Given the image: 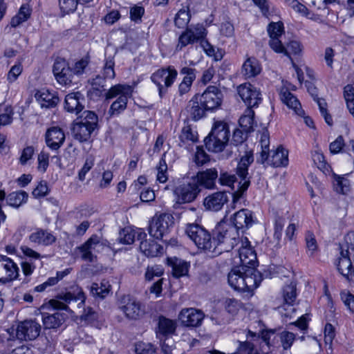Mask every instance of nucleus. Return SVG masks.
Returning <instances> with one entry per match:
<instances>
[{"label":"nucleus","instance_id":"obj_22","mask_svg":"<svg viewBox=\"0 0 354 354\" xmlns=\"http://www.w3.org/2000/svg\"><path fill=\"white\" fill-rule=\"evenodd\" d=\"M45 138L47 146L51 149L57 150L63 145L65 134L61 128L53 127L47 130Z\"/></svg>","mask_w":354,"mask_h":354},{"label":"nucleus","instance_id":"obj_39","mask_svg":"<svg viewBox=\"0 0 354 354\" xmlns=\"http://www.w3.org/2000/svg\"><path fill=\"white\" fill-rule=\"evenodd\" d=\"M176 322L165 317H160L158 322V333L163 335L172 334L176 330Z\"/></svg>","mask_w":354,"mask_h":354},{"label":"nucleus","instance_id":"obj_56","mask_svg":"<svg viewBox=\"0 0 354 354\" xmlns=\"http://www.w3.org/2000/svg\"><path fill=\"white\" fill-rule=\"evenodd\" d=\"M180 73L184 75L182 82L192 85L193 82L196 79V70L194 68L185 66L180 69Z\"/></svg>","mask_w":354,"mask_h":354},{"label":"nucleus","instance_id":"obj_24","mask_svg":"<svg viewBox=\"0 0 354 354\" xmlns=\"http://www.w3.org/2000/svg\"><path fill=\"white\" fill-rule=\"evenodd\" d=\"M241 266L255 267L257 261V253L251 245H242L239 249Z\"/></svg>","mask_w":354,"mask_h":354},{"label":"nucleus","instance_id":"obj_21","mask_svg":"<svg viewBox=\"0 0 354 354\" xmlns=\"http://www.w3.org/2000/svg\"><path fill=\"white\" fill-rule=\"evenodd\" d=\"M218 178V171L215 168L208 169L203 171L198 172L196 177L192 178L199 187L203 186L207 189H214L215 181Z\"/></svg>","mask_w":354,"mask_h":354},{"label":"nucleus","instance_id":"obj_33","mask_svg":"<svg viewBox=\"0 0 354 354\" xmlns=\"http://www.w3.org/2000/svg\"><path fill=\"white\" fill-rule=\"evenodd\" d=\"M228 283L234 290L241 291L243 286V270L242 266L233 268L228 274Z\"/></svg>","mask_w":354,"mask_h":354},{"label":"nucleus","instance_id":"obj_14","mask_svg":"<svg viewBox=\"0 0 354 354\" xmlns=\"http://www.w3.org/2000/svg\"><path fill=\"white\" fill-rule=\"evenodd\" d=\"M120 243H144L147 241V234L141 228L126 227L119 232Z\"/></svg>","mask_w":354,"mask_h":354},{"label":"nucleus","instance_id":"obj_16","mask_svg":"<svg viewBox=\"0 0 354 354\" xmlns=\"http://www.w3.org/2000/svg\"><path fill=\"white\" fill-rule=\"evenodd\" d=\"M199 192L197 183L192 179L188 183L176 187L174 192L178 197V201L180 203H185L193 201Z\"/></svg>","mask_w":354,"mask_h":354},{"label":"nucleus","instance_id":"obj_17","mask_svg":"<svg viewBox=\"0 0 354 354\" xmlns=\"http://www.w3.org/2000/svg\"><path fill=\"white\" fill-rule=\"evenodd\" d=\"M243 270V286L241 288L243 292H252L260 284L262 278L260 272L255 268V267H244L242 266Z\"/></svg>","mask_w":354,"mask_h":354},{"label":"nucleus","instance_id":"obj_47","mask_svg":"<svg viewBox=\"0 0 354 354\" xmlns=\"http://www.w3.org/2000/svg\"><path fill=\"white\" fill-rule=\"evenodd\" d=\"M165 154H163L157 166V180L160 183H165L168 179L167 176V165L164 159Z\"/></svg>","mask_w":354,"mask_h":354},{"label":"nucleus","instance_id":"obj_10","mask_svg":"<svg viewBox=\"0 0 354 354\" xmlns=\"http://www.w3.org/2000/svg\"><path fill=\"white\" fill-rule=\"evenodd\" d=\"M41 325L34 319L20 322L16 328V337L18 339L28 341L36 339L40 333Z\"/></svg>","mask_w":354,"mask_h":354},{"label":"nucleus","instance_id":"obj_27","mask_svg":"<svg viewBox=\"0 0 354 354\" xmlns=\"http://www.w3.org/2000/svg\"><path fill=\"white\" fill-rule=\"evenodd\" d=\"M35 98L42 108H53L59 102V97L55 93L44 88L36 93Z\"/></svg>","mask_w":354,"mask_h":354},{"label":"nucleus","instance_id":"obj_18","mask_svg":"<svg viewBox=\"0 0 354 354\" xmlns=\"http://www.w3.org/2000/svg\"><path fill=\"white\" fill-rule=\"evenodd\" d=\"M203 318L204 314L201 310L192 308L183 309L179 314V319L187 326H197Z\"/></svg>","mask_w":354,"mask_h":354},{"label":"nucleus","instance_id":"obj_20","mask_svg":"<svg viewBox=\"0 0 354 354\" xmlns=\"http://www.w3.org/2000/svg\"><path fill=\"white\" fill-rule=\"evenodd\" d=\"M186 234L194 243H208L211 240L210 234L197 224H189L186 229Z\"/></svg>","mask_w":354,"mask_h":354},{"label":"nucleus","instance_id":"obj_55","mask_svg":"<svg viewBox=\"0 0 354 354\" xmlns=\"http://www.w3.org/2000/svg\"><path fill=\"white\" fill-rule=\"evenodd\" d=\"M162 274L163 269L161 266H148L145 272V279L147 281H151L154 277H160Z\"/></svg>","mask_w":354,"mask_h":354},{"label":"nucleus","instance_id":"obj_25","mask_svg":"<svg viewBox=\"0 0 354 354\" xmlns=\"http://www.w3.org/2000/svg\"><path fill=\"white\" fill-rule=\"evenodd\" d=\"M227 201V196L225 193L218 192L207 196L204 200V205L208 209L218 211Z\"/></svg>","mask_w":354,"mask_h":354},{"label":"nucleus","instance_id":"obj_45","mask_svg":"<svg viewBox=\"0 0 354 354\" xmlns=\"http://www.w3.org/2000/svg\"><path fill=\"white\" fill-rule=\"evenodd\" d=\"M334 187L335 191L338 193L345 194L349 191L350 183L348 179L343 176L334 175Z\"/></svg>","mask_w":354,"mask_h":354},{"label":"nucleus","instance_id":"obj_13","mask_svg":"<svg viewBox=\"0 0 354 354\" xmlns=\"http://www.w3.org/2000/svg\"><path fill=\"white\" fill-rule=\"evenodd\" d=\"M237 91L248 108L257 106L261 100L259 90L250 83L241 84L238 86Z\"/></svg>","mask_w":354,"mask_h":354},{"label":"nucleus","instance_id":"obj_31","mask_svg":"<svg viewBox=\"0 0 354 354\" xmlns=\"http://www.w3.org/2000/svg\"><path fill=\"white\" fill-rule=\"evenodd\" d=\"M266 162L273 167H278L281 166H287L288 164V152L281 147H279L274 151L270 158Z\"/></svg>","mask_w":354,"mask_h":354},{"label":"nucleus","instance_id":"obj_15","mask_svg":"<svg viewBox=\"0 0 354 354\" xmlns=\"http://www.w3.org/2000/svg\"><path fill=\"white\" fill-rule=\"evenodd\" d=\"M53 73L57 81L62 85H68L71 83L73 71L68 64L62 59H58L53 65Z\"/></svg>","mask_w":354,"mask_h":354},{"label":"nucleus","instance_id":"obj_61","mask_svg":"<svg viewBox=\"0 0 354 354\" xmlns=\"http://www.w3.org/2000/svg\"><path fill=\"white\" fill-rule=\"evenodd\" d=\"M187 29L191 31V33L193 35V38L195 41L203 39L206 35V30L201 24H197Z\"/></svg>","mask_w":354,"mask_h":354},{"label":"nucleus","instance_id":"obj_58","mask_svg":"<svg viewBox=\"0 0 354 354\" xmlns=\"http://www.w3.org/2000/svg\"><path fill=\"white\" fill-rule=\"evenodd\" d=\"M129 14L131 21L136 23L140 22L145 14V8L142 6H134L131 8Z\"/></svg>","mask_w":354,"mask_h":354},{"label":"nucleus","instance_id":"obj_23","mask_svg":"<svg viewBox=\"0 0 354 354\" xmlns=\"http://www.w3.org/2000/svg\"><path fill=\"white\" fill-rule=\"evenodd\" d=\"M84 97L79 91L69 93L65 97V109L77 114L84 109Z\"/></svg>","mask_w":354,"mask_h":354},{"label":"nucleus","instance_id":"obj_42","mask_svg":"<svg viewBox=\"0 0 354 354\" xmlns=\"http://www.w3.org/2000/svg\"><path fill=\"white\" fill-rule=\"evenodd\" d=\"M140 249L148 257L162 255L165 251L162 245H140Z\"/></svg>","mask_w":354,"mask_h":354},{"label":"nucleus","instance_id":"obj_49","mask_svg":"<svg viewBox=\"0 0 354 354\" xmlns=\"http://www.w3.org/2000/svg\"><path fill=\"white\" fill-rule=\"evenodd\" d=\"M76 253L80 254L81 258L89 262L94 261L95 256L91 252V245H81L76 249Z\"/></svg>","mask_w":354,"mask_h":354},{"label":"nucleus","instance_id":"obj_32","mask_svg":"<svg viewBox=\"0 0 354 354\" xmlns=\"http://www.w3.org/2000/svg\"><path fill=\"white\" fill-rule=\"evenodd\" d=\"M65 319L66 315L62 313H44L42 315L43 324L46 328H58L62 324Z\"/></svg>","mask_w":354,"mask_h":354},{"label":"nucleus","instance_id":"obj_28","mask_svg":"<svg viewBox=\"0 0 354 354\" xmlns=\"http://www.w3.org/2000/svg\"><path fill=\"white\" fill-rule=\"evenodd\" d=\"M339 253L340 257L336 263L337 269L342 276L349 279L351 274V269L354 265L353 261L349 255L343 254V246L342 245L339 246Z\"/></svg>","mask_w":354,"mask_h":354},{"label":"nucleus","instance_id":"obj_4","mask_svg":"<svg viewBox=\"0 0 354 354\" xmlns=\"http://www.w3.org/2000/svg\"><path fill=\"white\" fill-rule=\"evenodd\" d=\"M132 88L126 84H116L112 86L106 93V99L118 97L111 105L109 113L111 115H119L127 108L128 98L131 95Z\"/></svg>","mask_w":354,"mask_h":354},{"label":"nucleus","instance_id":"obj_51","mask_svg":"<svg viewBox=\"0 0 354 354\" xmlns=\"http://www.w3.org/2000/svg\"><path fill=\"white\" fill-rule=\"evenodd\" d=\"M340 299L349 312L354 314V295L343 290L340 292Z\"/></svg>","mask_w":354,"mask_h":354},{"label":"nucleus","instance_id":"obj_59","mask_svg":"<svg viewBox=\"0 0 354 354\" xmlns=\"http://www.w3.org/2000/svg\"><path fill=\"white\" fill-rule=\"evenodd\" d=\"M194 160L197 165L201 166L209 161V156L201 147H197Z\"/></svg>","mask_w":354,"mask_h":354},{"label":"nucleus","instance_id":"obj_35","mask_svg":"<svg viewBox=\"0 0 354 354\" xmlns=\"http://www.w3.org/2000/svg\"><path fill=\"white\" fill-rule=\"evenodd\" d=\"M261 151L260 152V159L259 162L263 164L268 160L270 152V134L266 129H263L259 140Z\"/></svg>","mask_w":354,"mask_h":354},{"label":"nucleus","instance_id":"obj_52","mask_svg":"<svg viewBox=\"0 0 354 354\" xmlns=\"http://www.w3.org/2000/svg\"><path fill=\"white\" fill-rule=\"evenodd\" d=\"M95 162V158L93 156H89L86 158L85 162L78 173V178L80 181H84L86 174L93 167Z\"/></svg>","mask_w":354,"mask_h":354},{"label":"nucleus","instance_id":"obj_60","mask_svg":"<svg viewBox=\"0 0 354 354\" xmlns=\"http://www.w3.org/2000/svg\"><path fill=\"white\" fill-rule=\"evenodd\" d=\"M218 181L222 185L232 187L237 182V178L234 174L224 172L221 174Z\"/></svg>","mask_w":354,"mask_h":354},{"label":"nucleus","instance_id":"obj_19","mask_svg":"<svg viewBox=\"0 0 354 354\" xmlns=\"http://www.w3.org/2000/svg\"><path fill=\"white\" fill-rule=\"evenodd\" d=\"M277 336L279 339L283 350L290 349L296 338V336L293 333L286 330L281 332L277 335ZM272 337H273V338L276 337V334L272 330L266 331L263 334V340L268 346L270 345V340Z\"/></svg>","mask_w":354,"mask_h":354},{"label":"nucleus","instance_id":"obj_46","mask_svg":"<svg viewBox=\"0 0 354 354\" xmlns=\"http://www.w3.org/2000/svg\"><path fill=\"white\" fill-rule=\"evenodd\" d=\"M196 41L193 38L191 31L186 29L179 37L178 42L176 45V50H181L184 47L189 44Z\"/></svg>","mask_w":354,"mask_h":354},{"label":"nucleus","instance_id":"obj_6","mask_svg":"<svg viewBox=\"0 0 354 354\" xmlns=\"http://www.w3.org/2000/svg\"><path fill=\"white\" fill-rule=\"evenodd\" d=\"M86 296L82 289L78 286L73 288V291L66 292L57 296V299H50L48 302L49 305L56 310H64L71 313V310L68 308L67 304L71 301H78V308L84 307Z\"/></svg>","mask_w":354,"mask_h":354},{"label":"nucleus","instance_id":"obj_7","mask_svg":"<svg viewBox=\"0 0 354 354\" xmlns=\"http://www.w3.org/2000/svg\"><path fill=\"white\" fill-rule=\"evenodd\" d=\"M177 75V71L171 66L167 68H159L152 73L151 80L157 86L160 97H162L167 92V88L174 84Z\"/></svg>","mask_w":354,"mask_h":354},{"label":"nucleus","instance_id":"obj_43","mask_svg":"<svg viewBox=\"0 0 354 354\" xmlns=\"http://www.w3.org/2000/svg\"><path fill=\"white\" fill-rule=\"evenodd\" d=\"M344 97L350 113L354 117V84H348L344 87Z\"/></svg>","mask_w":354,"mask_h":354},{"label":"nucleus","instance_id":"obj_64","mask_svg":"<svg viewBox=\"0 0 354 354\" xmlns=\"http://www.w3.org/2000/svg\"><path fill=\"white\" fill-rule=\"evenodd\" d=\"M48 192V187L46 181H41L32 191V195L35 198L45 196Z\"/></svg>","mask_w":354,"mask_h":354},{"label":"nucleus","instance_id":"obj_11","mask_svg":"<svg viewBox=\"0 0 354 354\" xmlns=\"http://www.w3.org/2000/svg\"><path fill=\"white\" fill-rule=\"evenodd\" d=\"M198 97L200 104L205 109L214 110L221 106L223 94L218 87L209 86Z\"/></svg>","mask_w":354,"mask_h":354},{"label":"nucleus","instance_id":"obj_5","mask_svg":"<svg viewBox=\"0 0 354 354\" xmlns=\"http://www.w3.org/2000/svg\"><path fill=\"white\" fill-rule=\"evenodd\" d=\"M254 161L253 154L247 152L240 160L236 169V174L240 179L237 183V190L234 194V202L238 200L247 190L250 184V176L248 174V167Z\"/></svg>","mask_w":354,"mask_h":354},{"label":"nucleus","instance_id":"obj_44","mask_svg":"<svg viewBox=\"0 0 354 354\" xmlns=\"http://www.w3.org/2000/svg\"><path fill=\"white\" fill-rule=\"evenodd\" d=\"M180 140L184 144L189 142L192 143L196 142L198 141V133L196 131L192 130L190 126H185L181 131Z\"/></svg>","mask_w":354,"mask_h":354},{"label":"nucleus","instance_id":"obj_26","mask_svg":"<svg viewBox=\"0 0 354 354\" xmlns=\"http://www.w3.org/2000/svg\"><path fill=\"white\" fill-rule=\"evenodd\" d=\"M167 261L172 268V274L174 277L180 278L187 275L190 266L188 262L176 257H168Z\"/></svg>","mask_w":354,"mask_h":354},{"label":"nucleus","instance_id":"obj_9","mask_svg":"<svg viewBox=\"0 0 354 354\" xmlns=\"http://www.w3.org/2000/svg\"><path fill=\"white\" fill-rule=\"evenodd\" d=\"M173 219L169 214L155 215L149 226V234L157 240L161 239L174 223Z\"/></svg>","mask_w":354,"mask_h":354},{"label":"nucleus","instance_id":"obj_34","mask_svg":"<svg viewBox=\"0 0 354 354\" xmlns=\"http://www.w3.org/2000/svg\"><path fill=\"white\" fill-rule=\"evenodd\" d=\"M29 240L35 243H53L55 241V237L46 230L37 229L30 234Z\"/></svg>","mask_w":354,"mask_h":354},{"label":"nucleus","instance_id":"obj_38","mask_svg":"<svg viewBox=\"0 0 354 354\" xmlns=\"http://www.w3.org/2000/svg\"><path fill=\"white\" fill-rule=\"evenodd\" d=\"M28 194L25 191H18L10 194L7 197V203L12 207H19L28 199Z\"/></svg>","mask_w":354,"mask_h":354},{"label":"nucleus","instance_id":"obj_41","mask_svg":"<svg viewBox=\"0 0 354 354\" xmlns=\"http://www.w3.org/2000/svg\"><path fill=\"white\" fill-rule=\"evenodd\" d=\"M282 296L284 304L290 306L292 305L297 297L296 285L291 282L284 286L282 290Z\"/></svg>","mask_w":354,"mask_h":354},{"label":"nucleus","instance_id":"obj_57","mask_svg":"<svg viewBox=\"0 0 354 354\" xmlns=\"http://www.w3.org/2000/svg\"><path fill=\"white\" fill-rule=\"evenodd\" d=\"M23 67L21 63L15 64L11 67L7 75V80L10 83L15 82L21 75Z\"/></svg>","mask_w":354,"mask_h":354},{"label":"nucleus","instance_id":"obj_36","mask_svg":"<svg viewBox=\"0 0 354 354\" xmlns=\"http://www.w3.org/2000/svg\"><path fill=\"white\" fill-rule=\"evenodd\" d=\"M198 98V97L196 95L194 99L189 101L187 106V111L194 120H198L205 113V109L200 106Z\"/></svg>","mask_w":354,"mask_h":354},{"label":"nucleus","instance_id":"obj_48","mask_svg":"<svg viewBox=\"0 0 354 354\" xmlns=\"http://www.w3.org/2000/svg\"><path fill=\"white\" fill-rule=\"evenodd\" d=\"M190 20V15L188 11L182 9L180 10L176 15L174 19L175 25L180 28L185 26Z\"/></svg>","mask_w":354,"mask_h":354},{"label":"nucleus","instance_id":"obj_30","mask_svg":"<svg viewBox=\"0 0 354 354\" xmlns=\"http://www.w3.org/2000/svg\"><path fill=\"white\" fill-rule=\"evenodd\" d=\"M261 71L259 61L254 57L248 58L242 66L241 73L245 78L257 76Z\"/></svg>","mask_w":354,"mask_h":354},{"label":"nucleus","instance_id":"obj_2","mask_svg":"<svg viewBox=\"0 0 354 354\" xmlns=\"http://www.w3.org/2000/svg\"><path fill=\"white\" fill-rule=\"evenodd\" d=\"M230 138V129L227 123L223 121L215 122L211 132L205 138L204 142L209 151L215 153L222 151Z\"/></svg>","mask_w":354,"mask_h":354},{"label":"nucleus","instance_id":"obj_12","mask_svg":"<svg viewBox=\"0 0 354 354\" xmlns=\"http://www.w3.org/2000/svg\"><path fill=\"white\" fill-rule=\"evenodd\" d=\"M19 272L17 263L7 256L0 255V283L5 284L15 280Z\"/></svg>","mask_w":354,"mask_h":354},{"label":"nucleus","instance_id":"obj_63","mask_svg":"<svg viewBox=\"0 0 354 354\" xmlns=\"http://www.w3.org/2000/svg\"><path fill=\"white\" fill-rule=\"evenodd\" d=\"M301 51V48L299 42L297 41H292L287 44V46L285 48V51H283V54L290 57V54L297 55Z\"/></svg>","mask_w":354,"mask_h":354},{"label":"nucleus","instance_id":"obj_62","mask_svg":"<svg viewBox=\"0 0 354 354\" xmlns=\"http://www.w3.org/2000/svg\"><path fill=\"white\" fill-rule=\"evenodd\" d=\"M225 308L230 314H236L241 308V303L234 299H226L225 301Z\"/></svg>","mask_w":354,"mask_h":354},{"label":"nucleus","instance_id":"obj_37","mask_svg":"<svg viewBox=\"0 0 354 354\" xmlns=\"http://www.w3.org/2000/svg\"><path fill=\"white\" fill-rule=\"evenodd\" d=\"M254 111L248 108L239 119V124L246 133L253 130Z\"/></svg>","mask_w":354,"mask_h":354},{"label":"nucleus","instance_id":"obj_53","mask_svg":"<svg viewBox=\"0 0 354 354\" xmlns=\"http://www.w3.org/2000/svg\"><path fill=\"white\" fill-rule=\"evenodd\" d=\"M136 354H155L156 350L150 343L140 342L136 344Z\"/></svg>","mask_w":354,"mask_h":354},{"label":"nucleus","instance_id":"obj_40","mask_svg":"<svg viewBox=\"0 0 354 354\" xmlns=\"http://www.w3.org/2000/svg\"><path fill=\"white\" fill-rule=\"evenodd\" d=\"M111 289V285L108 281L102 280L100 284L94 283L91 288V292L95 297L104 298Z\"/></svg>","mask_w":354,"mask_h":354},{"label":"nucleus","instance_id":"obj_50","mask_svg":"<svg viewBox=\"0 0 354 354\" xmlns=\"http://www.w3.org/2000/svg\"><path fill=\"white\" fill-rule=\"evenodd\" d=\"M79 0H59L61 10L66 14L73 12L76 9Z\"/></svg>","mask_w":354,"mask_h":354},{"label":"nucleus","instance_id":"obj_3","mask_svg":"<svg viewBox=\"0 0 354 354\" xmlns=\"http://www.w3.org/2000/svg\"><path fill=\"white\" fill-rule=\"evenodd\" d=\"M98 117L91 111H85L75 122L72 129L73 137L80 142L88 141L93 132L97 127Z\"/></svg>","mask_w":354,"mask_h":354},{"label":"nucleus","instance_id":"obj_54","mask_svg":"<svg viewBox=\"0 0 354 354\" xmlns=\"http://www.w3.org/2000/svg\"><path fill=\"white\" fill-rule=\"evenodd\" d=\"M268 32L270 38L279 37L283 32V25L281 22L270 23Z\"/></svg>","mask_w":354,"mask_h":354},{"label":"nucleus","instance_id":"obj_1","mask_svg":"<svg viewBox=\"0 0 354 354\" xmlns=\"http://www.w3.org/2000/svg\"><path fill=\"white\" fill-rule=\"evenodd\" d=\"M234 227H229L225 228L219 225L216 227L213 236L214 241L219 243L238 241L241 243H250L248 237L242 235L240 240L239 230L249 228L253 223V218L252 212L248 209H242L233 214L231 218Z\"/></svg>","mask_w":354,"mask_h":354},{"label":"nucleus","instance_id":"obj_29","mask_svg":"<svg viewBox=\"0 0 354 354\" xmlns=\"http://www.w3.org/2000/svg\"><path fill=\"white\" fill-rule=\"evenodd\" d=\"M281 101L292 109L298 115H303L304 112L301 107V104L297 97L293 95L288 88H282L280 92Z\"/></svg>","mask_w":354,"mask_h":354},{"label":"nucleus","instance_id":"obj_8","mask_svg":"<svg viewBox=\"0 0 354 354\" xmlns=\"http://www.w3.org/2000/svg\"><path fill=\"white\" fill-rule=\"evenodd\" d=\"M118 308L129 319H138L145 314L141 304L129 295H124L120 299Z\"/></svg>","mask_w":354,"mask_h":354}]
</instances>
